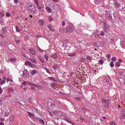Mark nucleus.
Instances as JSON below:
<instances>
[{
  "label": "nucleus",
  "mask_w": 125,
  "mask_h": 125,
  "mask_svg": "<svg viewBox=\"0 0 125 125\" xmlns=\"http://www.w3.org/2000/svg\"><path fill=\"white\" fill-rule=\"evenodd\" d=\"M37 73V72L36 70H33L32 71L31 73V74L33 75H35Z\"/></svg>",
  "instance_id": "4468645a"
},
{
  "label": "nucleus",
  "mask_w": 125,
  "mask_h": 125,
  "mask_svg": "<svg viewBox=\"0 0 125 125\" xmlns=\"http://www.w3.org/2000/svg\"><path fill=\"white\" fill-rule=\"evenodd\" d=\"M62 25L63 26H64L65 25V23L64 21H63L62 22Z\"/></svg>",
  "instance_id": "864d4df0"
},
{
  "label": "nucleus",
  "mask_w": 125,
  "mask_h": 125,
  "mask_svg": "<svg viewBox=\"0 0 125 125\" xmlns=\"http://www.w3.org/2000/svg\"><path fill=\"white\" fill-rule=\"evenodd\" d=\"M28 8L30 11L32 13H34L35 11V7L34 5L33 4H30L28 7Z\"/></svg>",
  "instance_id": "f257e3e1"
},
{
  "label": "nucleus",
  "mask_w": 125,
  "mask_h": 125,
  "mask_svg": "<svg viewBox=\"0 0 125 125\" xmlns=\"http://www.w3.org/2000/svg\"><path fill=\"white\" fill-rule=\"evenodd\" d=\"M44 57L46 61H48V57L46 54H45L44 55Z\"/></svg>",
  "instance_id": "a878e982"
},
{
  "label": "nucleus",
  "mask_w": 125,
  "mask_h": 125,
  "mask_svg": "<svg viewBox=\"0 0 125 125\" xmlns=\"http://www.w3.org/2000/svg\"><path fill=\"white\" fill-rule=\"evenodd\" d=\"M22 76L24 78H27L29 75V73H27V70H24L23 72Z\"/></svg>",
  "instance_id": "7ed1b4c3"
},
{
  "label": "nucleus",
  "mask_w": 125,
  "mask_h": 125,
  "mask_svg": "<svg viewBox=\"0 0 125 125\" xmlns=\"http://www.w3.org/2000/svg\"><path fill=\"white\" fill-rule=\"evenodd\" d=\"M46 9L47 12L48 13H50L51 12V9L49 7H46Z\"/></svg>",
  "instance_id": "f8f14e48"
},
{
  "label": "nucleus",
  "mask_w": 125,
  "mask_h": 125,
  "mask_svg": "<svg viewBox=\"0 0 125 125\" xmlns=\"http://www.w3.org/2000/svg\"><path fill=\"white\" fill-rule=\"evenodd\" d=\"M4 110L5 111H6L4 115L5 116H6L7 115L8 113L10 112V110L9 108L8 107H4Z\"/></svg>",
  "instance_id": "20e7f679"
},
{
  "label": "nucleus",
  "mask_w": 125,
  "mask_h": 125,
  "mask_svg": "<svg viewBox=\"0 0 125 125\" xmlns=\"http://www.w3.org/2000/svg\"><path fill=\"white\" fill-rule=\"evenodd\" d=\"M121 118H124L125 119V114H123L120 115Z\"/></svg>",
  "instance_id": "c85d7f7f"
},
{
  "label": "nucleus",
  "mask_w": 125,
  "mask_h": 125,
  "mask_svg": "<svg viewBox=\"0 0 125 125\" xmlns=\"http://www.w3.org/2000/svg\"><path fill=\"white\" fill-rule=\"evenodd\" d=\"M2 101L1 100H0V105H1L2 104Z\"/></svg>",
  "instance_id": "e2e57ef3"
},
{
  "label": "nucleus",
  "mask_w": 125,
  "mask_h": 125,
  "mask_svg": "<svg viewBox=\"0 0 125 125\" xmlns=\"http://www.w3.org/2000/svg\"><path fill=\"white\" fill-rule=\"evenodd\" d=\"M37 37H41V35L39 34H37Z\"/></svg>",
  "instance_id": "bf43d9fd"
},
{
  "label": "nucleus",
  "mask_w": 125,
  "mask_h": 125,
  "mask_svg": "<svg viewBox=\"0 0 125 125\" xmlns=\"http://www.w3.org/2000/svg\"><path fill=\"white\" fill-rule=\"evenodd\" d=\"M116 58L115 57H113L111 59L113 61H115L116 60Z\"/></svg>",
  "instance_id": "c03bdc74"
},
{
  "label": "nucleus",
  "mask_w": 125,
  "mask_h": 125,
  "mask_svg": "<svg viewBox=\"0 0 125 125\" xmlns=\"http://www.w3.org/2000/svg\"><path fill=\"white\" fill-rule=\"evenodd\" d=\"M105 78V76L104 75H103L101 77H100V78L101 79H103Z\"/></svg>",
  "instance_id": "603ef678"
},
{
  "label": "nucleus",
  "mask_w": 125,
  "mask_h": 125,
  "mask_svg": "<svg viewBox=\"0 0 125 125\" xmlns=\"http://www.w3.org/2000/svg\"><path fill=\"white\" fill-rule=\"evenodd\" d=\"M49 78L50 79L52 80L53 81H55V78L54 77H49Z\"/></svg>",
  "instance_id": "e433bc0d"
},
{
  "label": "nucleus",
  "mask_w": 125,
  "mask_h": 125,
  "mask_svg": "<svg viewBox=\"0 0 125 125\" xmlns=\"http://www.w3.org/2000/svg\"><path fill=\"white\" fill-rule=\"evenodd\" d=\"M1 37L2 38H4V36H3V35H2V34H1Z\"/></svg>",
  "instance_id": "338daca9"
},
{
  "label": "nucleus",
  "mask_w": 125,
  "mask_h": 125,
  "mask_svg": "<svg viewBox=\"0 0 125 125\" xmlns=\"http://www.w3.org/2000/svg\"><path fill=\"white\" fill-rule=\"evenodd\" d=\"M16 29V31L17 32H20V29L17 26L15 27Z\"/></svg>",
  "instance_id": "bb28decb"
},
{
  "label": "nucleus",
  "mask_w": 125,
  "mask_h": 125,
  "mask_svg": "<svg viewBox=\"0 0 125 125\" xmlns=\"http://www.w3.org/2000/svg\"><path fill=\"white\" fill-rule=\"evenodd\" d=\"M45 70L46 71V72L47 73H48L49 74H51V73H50L49 71V70H48V69H45Z\"/></svg>",
  "instance_id": "a19ab883"
},
{
  "label": "nucleus",
  "mask_w": 125,
  "mask_h": 125,
  "mask_svg": "<svg viewBox=\"0 0 125 125\" xmlns=\"http://www.w3.org/2000/svg\"><path fill=\"white\" fill-rule=\"evenodd\" d=\"M66 30L67 32H71L72 31V29L71 27L70 26H68Z\"/></svg>",
  "instance_id": "9d476101"
},
{
  "label": "nucleus",
  "mask_w": 125,
  "mask_h": 125,
  "mask_svg": "<svg viewBox=\"0 0 125 125\" xmlns=\"http://www.w3.org/2000/svg\"><path fill=\"white\" fill-rule=\"evenodd\" d=\"M30 60L33 63H35L36 62V60L35 59L31 58L30 59Z\"/></svg>",
  "instance_id": "4be33fe9"
},
{
  "label": "nucleus",
  "mask_w": 125,
  "mask_h": 125,
  "mask_svg": "<svg viewBox=\"0 0 125 125\" xmlns=\"http://www.w3.org/2000/svg\"><path fill=\"white\" fill-rule=\"evenodd\" d=\"M26 81H25L24 82L22 83V84L23 85H24V86H25L26 85Z\"/></svg>",
  "instance_id": "09e8293b"
},
{
  "label": "nucleus",
  "mask_w": 125,
  "mask_h": 125,
  "mask_svg": "<svg viewBox=\"0 0 125 125\" xmlns=\"http://www.w3.org/2000/svg\"><path fill=\"white\" fill-rule=\"evenodd\" d=\"M118 73L120 75H122V72L121 71H118Z\"/></svg>",
  "instance_id": "3c124183"
},
{
  "label": "nucleus",
  "mask_w": 125,
  "mask_h": 125,
  "mask_svg": "<svg viewBox=\"0 0 125 125\" xmlns=\"http://www.w3.org/2000/svg\"><path fill=\"white\" fill-rule=\"evenodd\" d=\"M39 121L41 123H43V124H44V122L43 121V120L42 119H40L39 120Z\"/></svg>",
  "instance_id": "de8ad7c7"
},
{
  "label": "nucleus",
  "mask_w": 125,
  "mask_h": 125,
  "mask_svg": "<svg viewBox=\"0 0 125 125\" xmlns=\"http://www.w3.org/2000/svg\"><path fill=\"white\" fill-rule=\"evenodd\" d=\"M99 63L100 64H102L104 62L103 60H100L99 61Z\"/></svg>",
  "instance_id": "473e14b6"
},
{
  "label": "nucleus",
  "mask_w": 125,
  "mask_h": 125,
  "mask_svg": "<svg viewBox=\"0 0 125 125\" xmlns=\"http://www.w3.org/2000/svg\"><path fill=\"white\" fill-rule=\"evenodd\" d=\"M51 57L54 59L57 58V54L56 53H52L51 55Z\"/></svg>",
  "instance_id": "9b49d317"
},
{
  "label": "nucleus",
  "mask_w": 125,
  "mask_h": 125,
  "mask_svg": "<svg viewBox=\"0 0 125 125\" xmlns=\"http://www.w3.org/2000/svg\"><path fill=\"white\" fill-rule=\"evenodd\" d=\"M118 62H123V61L121 59H119L118 60Z\"/></svg>",
  "instance_id": "4d7b16f0"
},
{
  "label": "nucleus",
  "mask_w": 125,
  "mask_h": 125,
  "mask_svg": "<svg viewBox=\"0 0 125 125\" xmlns=\"http://www.w3.org/2000/svg\"><path fill=\"white\" fill-rule=\"evenodd\" d=\"M76 54L75 53H69L68 54V55L70 56L73 57Z\"/></svg>",
  "instance_id": "412c9836"
},
{
  "label": "nucleus",
  "mask_w": 125,
  "mask_h": 125,
  "mask_svg": "<svg viewBox=\"0 0 125 125\" xmlns=\"http://www.w3.org/2000/svg\"><path fill=\"white\" fill-rule=\"evenodd\" d=\"M11 15V14L9 13H6V15L8 17H9Z\"/></svg>",
  "instance_id": "49530a36"
},
{
  "label": "nucleus",
  "mask_w": 125,
  "mask_h": 125,
  "mask_svg": "<svg viewBox=\"0 0 125 125\" xmlns=\"http://www.w3.org/2000/svg\"><path fill=\"white\" fill-rule=\"evenodd\" d=\"M110 125H115V124L113 122H111L110 123Z\"/></svg>",
  "instance_id": "37998d69"
},
{
  "label": "nucleus",
  "mask_w": 125,
  "mask_h": 125,
  "mask_svg": "<svg viewBox=\"0 0 125 125\" xmlns=\"http://www.w3.org/2000/svg\"><path fill=\"white\" fill-rule=\"evenodd\" d=\"M101 102L104 105L105 107L107 108L108 107L109 104V101L108 99H102Z\"/></svg>",
  "instance_id": "f03ea898"
},
{
  "label": "nucleus",
  "mask_w": 125,
  "mask_h": 125,
  "mask_svg": "<svg viewBox=\"0 0 125 125\" xmlns=\"http://www.w3.org/2000/svg\"><path fill=\"white\" fill-rule=\"evenodd\" d=\"M63 120H65L67 122H68L72 124L73 125H74V123H73V122L71 121H70V120H69V119H68V118L66 117H65L64 118H63Z\"/></svg>",
  "instance_id": "6e6552de"
},
{
  "label": "nucleus",
  "mask_w": 125,
  "mask_h": 125,
  "mask_svg": "<svg viewBox=\"0 0 125 125\" xmlns=\"http://www.w3.org/2000/svg\"><path fill=\"white\" fill-rule=\"evenodd\" d=\"M29 51L31 54L33 55H35L36 53L35 50L34 49H30L29 50Z\"/></svg>",
  "instance_id": "1a4fd4ad"
},
{
  "label": "nucleus",
  "mask_w": 125,
  "mask_h": 125,
  "mask_svg": "<svg viewBox=\"0 0 125 125\" xmlns=\"http://www.w3.org/2000/svg\"><path fill=\"white\" fill-rule=\"evenodd\" d=\"M86 58L87 60H91L92 59V57L90 56H86Z\"/></svg>",
  "instance_id": "2f4dec72"
},
{
  "label": "nucleus",
  "mask_w": 125,
  "mask_h": 125,
  "mask_svg": "<svg viewBox=\"0 0 125 125\" xmlns=\"http://www.w3.org/2000/svg\"><path fill=\"white\" fill-rule=\"evenodd\" d=\"M34 2L37 5H38V0H34Z\"/></svg>",
  "instance_id": "a18cd8bd"
},
{
  "label": "nucleus",
  "mask_w": 125,
  "mask_h": 125,
  "mask_svg": "<svg viewBox=\"0 0 125 125\" xmlns=\"http://www.w3.org/2000/svg\"><path fill=\"white\" fill-rule=\"evenodd\" d=\"M104 30L105 32H107L109 30V27L106 23L104 24Z\"/></svg>",
  "instance_id": "0eeeda50"
},
{
  "label": "nucleus",
  "mask_w": 125,
  "mask_h": 125,
  "mask_svg": "<svg viewBox=\"0 0 125 125\" xmlns=\"http://www.w3.org/2000/svg\"><path fill=\"white\" fill-rule=\"evenodd\" d=\"M23 89H24L25 91H26L27 90L26 88V87H25L24 88H23Z\"/></svg>",
  "instance_id": "774afa93"
},
{
  "label": "nucleus",
  "mask_w": 125,
  "mask_h": 125,
  "mask_svg": "<svg viewBox=\"0 0 125 125\" xmlns=\"http://www.w3.org/2000/svg\"><path fill=\"white\" fill-rule=\"evenodd\" d=\"M14 117L12 116H11L10 117V120L11 121H12L14 120Z\"/></svg>",
  "instance_id": "cd10ccee"
},
{
  "label": "nucleus",
  "mask_w": 125,
  "mask_h": 125,
  "mask_svg": "<svg viewBox=\"0 0 125 125\" xmlns=\"http://www.w3.org/2000/svg\"><path fill=\"white\" fill-rule=\"evenodd\" d=\"M37 7L40 10L41 9H42V7L39 6L37 5Z\"/></svg>",
  "instance_id": "5fc2aeb1"
},
{
  "label": "nucleus",
  "mask_w": 125,
  "mask_h": 125,
  "mask_svg": "<svg viewBox=\"0 0 125 125\" xmlns=\"http://www.w3.org/2000/svg\"><path fill=\"white\" fill-rule=\"evenodd\" d=\"M110 65L111 67H113L114 66V62H111L110 64Z\"/></svg>",
  "instance_id": "7c9ffc66"
},
{
  "label": "nucleus",
  "mask_w": 125,
  "mask_h": 125,
  "mask_svg": "<svg viewBox=\"0 0 125 125\" xmlns=\"http://www.w3.org/2000/svg\"><path fill=\"white\" fill-rule=\"evenodd\" d=\"M25 64L26 65H29L31 68H33L34 65L31 63L30 62L28 61H27L25 62Z\"/></svg>",
  "instance_id": "39448f33"
},
{
  "label": "nucleus",
  "mask_w": 125,
  "mask_h": 125,
  "mask_svg": "<svg viewBox=\"0 0 125 125\" xmlns=\"http://www.w3.org/2000/svg\"><path fill=\"white\" fill-rule=\"evenodd\" d=\"M106 57L108 58H109L111 57V55L110 54H107L106 55Z\"/></svg>",
  "instance_id": "58836bf2"
},
{
  "label": "nucleus",
  "mask_w": 125,
  "mask_h": 125,
  "mask_svg": "<svg viewBox=\"0 0 125 125\" xmlns=\"http://www.w3.org/2000/svg\"><path fill=\"white\" fill-rule=\"evenodd\" d=\"M3 92V90L2 89L0 88V94H1Z\"/></svg>",
  "instance_id": "6e6d98bb"
},
{
  "label": "nucleus",
  "mask_w": 125,
  "mask_h": 125,
  "mask_svg": "<svg viewBox=\"0 0 125 125\" xmlns=\"http://www.w3.org/2000/svg\"><path fill=\"white\" fill-rule=\"evenodd\" d=\"M40 61L42 63H44V58H41L40 57L39 58Z\"/></svg>",
  "instance_id": "393cba45"
},
{
  "label": "nucleus",
  "mask_w": 125,
  "mask_h": 125,
  "mask_svg": "<svg viewBox=\"0 0 125 125\" xmlns=\"http://www.w3.org/2000/svg\"><path fill=\"white\" fill-rule=\"evenodd\" d=\"M48 19L50 21H52V18L51 16H49Z\"/></svg>",
  "instance_id": "f704fd0d"
},
{
  "label": "nucleus",
  "mask_w": 125,
  "mask_h": 125,
  "mask_svg": "<svg viewBox=\"0 0 125 125\" xmlns=\"http://www.w3.org/2000/svg\"><path fill=\"white\" fill-rule=\"evenodd\" d=\"M0 24L2 26H3L4 25L3 20L2 19H0Z\"/></svg>",
  "instance_id": "2eb2a0df"
},
{
  "label": "nucleus",
  "mask_w": 125,
  "mask_h": 125,
  "mask_svg": "<svg viewBox=\"0 0 125 125\" xmlns=\"http://www.w3.org/2000/svg\"><path fill=\"white\" fill-rule=\"evenodd\" d=\"M51 24H49L48 25V28L51 31H52V29H51Z\"/></svg>",
  "instance_id": "c9c22d12"
},
{
  "label": "nucleus",
  "mask_w": 125,
  "mask_h": 125,
  "mask_svg": "<svg viewBox=\"0 0 125 125\" xmlns=\"http://www.w3.org/2000/svg\"><path fill=\"white\" fill-rule=\"evenodd\" d=\"M4 15L0 12V17H2Z\"/></svg>",
  "instance_id": "79ce46f5"
},
{
  "label": "nucleus",
  "mask_w": 125,
  "mask_h": 125,
  "mask_svg": "<svg viewBox=\"0 0 125 125\" xmlns=\"http://www.w3.org/2000/svg\"><path fill=\"white\" fill-rule=\"evenodd\" d=\"M5 83V81L4 80H3L1 81L0 83L1 85H2L4 83Z\"/></svg>",
  "instance_id": "72a5a7b5"
},
{
  "label": "nucleus",
  "mask_w": 125,
  "mask_h": 125,
  "mask_svg": "<svg viewBox=\"0 0 125 125\" xmlns=\"http://www.w3.org/2000/svg\"><path fill=\"white\" fill-rule=\"evenodd\" d=\"M27 113L29 115V116L30 117H31L33 116V114L32 113H30L29 111H27Z\"/></svg>",
  "instance_id": "6ab92c4d"
},
{
  "label": "nucleus",
  "mask_w": 125,
  "mask_h": 125,
  "mask_svg": "<svg viewBox=\"0 0 125 125\" xmlns=\"http://www.w3.org/2000/svg\"><path fill=\"white\" fill-rule=\"evenodd\" d=\"M14 1L15 3H17L18 2V0H14Z\"/></svg>",
  "instance_id": "680f3d73"
},
{
  "label": "nucleus",
  "mask_w": 125,
  "mask_h": 125,
  "mask_svg": "<svg viewBox=\"0 0 125 125\" xmlns=\"http://www.w3.org/2000/svg\"><path fill=\"white\" fill-rule=\"evenodd\" d=\"M6 80L8 81H10L11 82H13V80L9 78H7Z\"/></svg>",
  "instance_id": "4c0bfd02"
},
{
  "label": "nucleus",
  "mask_w": 125,
  "mask_h": 125,
  "mask_svg": "<svg viewBox=\"0 0 125 125\" xmlns=\"http://www.w3.org/2000/svg\"><path fill=\"white\" fill-rule=\"evenodd\" d=\"M120 65V63L119 62H117L116 63L115 66L117 67H119Z\"/></svg>",
  "instance_id": "c756f323"
},
{
  "label": "nucleus",
  "mask_w": 125,
  "mask_h": 125,
  "mask_svg": "<svg viewBox=\"0 0 125 125\" xmlns=\"http://www.w3.org/2000/svg\"><path fill=\"white\" fill-rule=\"evenodd\" d=\"M14 90L12 89H10L9 90V93H10L12 94L13 93Z\"/></svg>",
  "instance_id": "a211bd4d"
},
{
  "label": "nucleus",
  "mask_w": 125,
  "mask_h": 125,
  "mask_svg": "<svg viewBox=\"0 0 125 125\" xmlns=\"http://www.w3.org/2000/svg\"><path fill=\"white\" fill-rule=\"evenodd\" d=\"M44 21L42 20H40L39 21V23L40 25H42L43 24Z\"/></svg>",
  "instance_id": "dca6fc26"
},
{
  "label": "nucleus",
  "mask_w": 125,
  "mask_h": 125,
  "mask_svg": "<svg viewBox=\"0 0 125 125\" xmlns=\"http://www.w3.org/2000/svg\"><path fill=\"white\" fill-rule=\"evenodd\" d=\"M0 125H4V123L2 122H0Z\"/></svg>",
  "instance_id": "052dcab7"
},
{
  "label": "nucleus",
  "mask_w": 125,
  "mask_h": 125,
  "mask_svg": "<svg viewBox=\"0 0 125 125\" xmlns=\"http://www.w3.org/2000/svg\"><path fill=\"white\" fill-rule=\"evenodd\" d=\"M107 17L110 19H111L112 18V15L111 14L107 13L106 14Z\"/></svg>",
  "instance_id": "f3484780"
},
{
  "label": "nucleus",
  "mask_w": 125,
  "mask_h": 125,
  "mask_svg": "<svg viewBox=\"0 0 125 125\" xmlns=\"http://www.w3.org/2000/svg\"><path fill=\"white\" fill-rule=\"evenodd\" d=\"M114 4L115 6V8H118L119 7V5L118 3L116 2H115L114 3Z\"/></svg>",
  "instance_id": "b1692460"
},
{
  "label": "nucleus",
  "mask_w": 125,
  "mask_h": 125,
  "mask_svg": "<svg viewBox=\"0 0 125 125\" xmlns=\"http://www.w3.org/2000/svg\"><path fill=\"white\" fill-rule=\"evenodd\" d=\"M31 89L33 90H35V88L34 87H32L31 88Z\"/></svg>",
  "instance_id": "13d9d810"
},
{
  "label": "nucleus",
  "mask_w": 125,
  "mask_h": 125,
  "mask_svg": "<svg viewBox=\"0 0 125 125\" xmlns=\"http://www.w3.org/2000/svg\"><path fill=\"white\" fill-rule=\"evenodd\" d=\"M52 0L55 2H57L58 1V0Z\"/></svg>",
  "instance_id": "69168bd1"
},
{
  "label": "nucleus",
  "mask_w": 125,
  "mask_h": 125,
  "mask_svg": "<svg viewBox=\"0 0 125 125\" xmlns=\"http://www.w3.org/2000/svg\"><path fill=\"white\" fill-rule=\"evenodd\" d=\"M52 67L53 69L54 70H56L58 69V65L56 64L54 65Z\"/></svg>",
  "instance_id": "ddd939ff"
},
{
  "label": "nucleus",
  "mask_w": 125,
  "mask_h": 125,
  "mask_svg": "<svg viewBox=\"0 0 125 125\" xmlns=\"http://www.w3.org/2000/svg\"><path fill=\"white\" fill-rule=\"evenodd\" d=\"M100 35L101 36H104V33L103 31H101L100 33Z\"/></svg>",
  "instance_id": "ea45409f"
},
{
  "label": "nucleus",
  "mask_w": 125,
  "mask_h": 125,
  "mask_svg": "<svg viewBox=\"0 0 125 125\" xmlns=\"http://www.w3.org/2000/svg\"><path fill=\"white\" fill-rule=\"evenodd\" d=\"M6 32V30L5 28H2V33L3 34H5Z\"/></svg>",
  "instance_id": "aec40b11"
},
{
  "label": "nucleus",
  "mask_w": 125,
  "mask_h": 125,
  "mask_svg": "<svg viewBox=\"0 0 125 125\" xmlns=\"http://www.w3.org/2000/svg\"><path fill=\"white\" fill-rule=\"evenodd\" d=\"M16 60V59L15 58H11L9 59V60L11 61H15Z\"/></svg>",
  "instance_id": "5701e85b"
},
{
  "label": "nucleus",
  "mask_w": 125,
  "mask_h": 125,
  "mask_svg": "<svg viewBox=\"0 0 125 125\" xmlns=\"http://www.w3.org/2000/svg\"><path fill=\"white\" fill-rule=\"evenodd\" d=\"M6 78H6V77H4L3 78V79L4 80H6Z\"/></svg>",
  "instance_id": "0e129e2a"
},
{
  "label": "nucleus",
  "mask_w": 125,
  "mask_h": 125,
  "mask_svg": "<svg viewBox=\"0 0 125 125\" xmlns=\"http://www.w3.org/2000/svg\"><path fill=\"white\" fill-rule=\"evenodd\" d=\"M102 43H104V44H105V42H97L94 43V45L97 46H101V44H102Z\"/></svg>",
  "instance_id": "423d86ee"
},
{
  "label": "nucleus",
  "mask_w": 125,
  "mask_h": 125,
  "mask_svg": "<svg viewBox=\"0 0 125 125\" xmlns=\"http://www.w3.org/2000/svg\"><path fill=\"white\" fill-rule=\"evenodd\" d=\"M29 84V85L31 86H35V84H34L31 83H30Z\"/></svg>",
  "instance_id": "8fccbe9b"
}]
</instances>
